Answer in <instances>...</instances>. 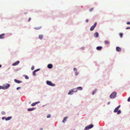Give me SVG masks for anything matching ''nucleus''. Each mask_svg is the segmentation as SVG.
I'll use <instances>...</instances> for the list:
<instances>
[{"label":"nucleus","instance_id":"nucleus-1","mask_svg":"<svg viewBox=\"0 0 130 130\" xmlns=\"http://www.w3.org/2000/svg\"><path fill=\"white\" fill-rule=\"evenodd\" d=\"M117 94L116 92L115 91L113 92L110 95V98L111 99L115 98L116 97Z\"/></svg>","mask_w":130,"mask_h":130},{"label":"nucleus","instance_id":"nucleus-2","mask_svg":"<svg viewBox=\"0 0 130 130\" xmlns=\"http://www.w3.org/2000/svg\"><path fill=\"white\" fill-rule=\"evenodd\" d=\"M77 91V89L76 88L72 89L71 90H70L69 92L68 93V94H72L74 92L75 93Z\"/></svg>","mask_w":130,"mask_h":130},{"label":"nucleus","instance_id":"nucleus-3","mask_svg":"<svg viewBox=\"0 0 130 130\" xmlns=\"http://www.w3.org/2000/svg\"><path fill=\"white\" fill-rule=\"evenodd\" d=\"M10 86V85L8 83L6 84V86H0V89H6L8 88Z\"/></svg>","mask_w":130,"mask_h":130},{"label":"nucleus","instance_id":"nucleus-4","mask_svg":"<svg viewBox=\"0 0 130 130\" xmlns=\"http://www.w3.org/2000/svg\"><path fill=\"white\" fill-rule=\"evenodd\" d=\"M93 126V125L92 124H91L88 126H86L85 128V130H88L90 129Z\"/></svg>","mask_w":130,"mask_h":130},{"label":"nucleus","instance_id":"nucleus-5","mask_svg":"<svg viewBox=\"0 0 130 130\" xmlns=\"http://www.w3.org/2000/svg\"><path fill=\"white\" fill-rule=\"evenodd\" d=\"M46 84L49 85L53 86H55L54 84L52 83V82L50 81H46Z\"/></svg>","mask_w":130,"mask_h":130},{"label":"nucleus","instance_id":"nucleus-6","mask_svg":"<svg viewBox=\"0 0 130 130\" xmlns=\"http://www.w3.org/2000/svg\"><path fill=\"white\" fill-rule=\"evenodd\" d=\"M96 24L97 23L96 22H95L94 23V25L93 26H92L90 28V31H92L94 29L95 27L96 26Z\"/></svg>","mask_w":130,"mask_h":130},{"label":"nucleus","instance_id":"nucleus-7","mask_svg":"<svg viewBox=\"0 0 130 130\" xmlns=\"http://www.w3.org/2000/svg\"><path fill=\"white\" fill-rule=\"evenodd\" d=\"M120 107V105H119L114 110V112H117V111L118 110L119 108Z\"/></svg>","mask_w":130,"mask_h":130},{"label":"nucleus","instance_id":"nucleus-8","mask_svg":"<svg viewBox=\"0 0 130 130\" xmlns=\"http://www.w3.org/2000/svg\"><path fill=\"white\" fill-rule=\"evenodd\" d=\"M116 50L118 52H120L121 51V48L119 47H116Z\"/></svg>","mask_w":130,"mask_h":130},{"label":"nucleus","instance_id":"nucleus-9","mask_svg":"<svg viewBox=\"0 0 130 130\" xmlns=\"http://www.w3.org/2000/svg\"><path fill=\"white\" fill-rule=\"evenodd\" d=\"M19 61H17V62L13 63L12 64V65L13 66H15L18 65L19 63Z\"/></svg>","mask_w":130,"mask_h":130},{"label":"nucleus","instance_id":"nucleus-10","mask_svg":"<svg viewBox=\"0 0 130 130\" xmlns=\"http://www.w3.org/2000/svg\"><path fill=\"white\" fill-rule=\"evenodd\" d=\"M39 70H40L39 69H38L34 71L33 72V75L34 76H36V72L37 71H39Z\"/></svg>","mask_w":130,"mask_h":130},{"label":"nucleus","instance_id":"nucleus-11","mask_svg":"<svg viewBox=\"0 0 130 130\" xmlns=\"http://www.w3.org/2000/svg\"><path fill=\"white\" fill-rule=\"evenodd\" d=\"M99 34L97 32H95L94 34V36L95 38H97L99 36Z\"/></svg>","mask_w":130,"mask_h":130},{"label":"nucleus","instance_id":"nucleus-12","mask_svg":"<svg viewBox=\"0 0 130 130\" xmlns=\"http://www.w3.org/2000/svg\"><path fill=\"white\" fill-rule=\"evenodd\" d=\"M14 81L15 83L18 84L21 83L22 82L21 81L18 80L17 79H15L14 80Z\"/></svg>","mask_w":130,"mask_h":130},{"label":"nucleus","instance_id":"nucleus-13","mask_svg":"<svg viewBox=\"0 0 130 130\" xmlns=\"http://www.w3.org/2000/svg\"><path fill=\"white\" fill-rule=\"evenodd\" d=\"M40 102H36L35 103H34L32 104L31 105L32 106H35L36 104H38V103H39Z\"/></svg>","mask_w":130,"mask_h":130},{"label":"nucleus","instance_id":"nucleus-14","mask_svg":"<svg viewBox=\"0 0 130 130\" xmlns=\"http://www.w3.org/2000/svg\"><path fill=\"white\" fill-rule=\"evenodd\" d=\"M47 67L49 69H51L53 67L52 65V64H49L48 65Z\"/></svg>","mask_w":130,"mask_h":130},{"label":"nucleus","instance_id":"nucleus-15","mask_svg":"<svg viewBox=\"0 0 130 130\" xmlns=\"http://www.w3.org/2000/svg\"><path fill=\"white\" fill-rule=\"evenodd\" d=\"M5 36L4 34H3L1 35H0V38L3 39L4 38V36Z\"/></svg>","mask_w":130,"mask_h":130},{"label":"nucleus","instance_id":"nucleus-16","mask_svg":"<svg viewBox=\"0 0 130 130\" xmlns=\"http://www.w3.org/2000/svg\"><path fill=\"white\" fill-rule=\"evenodd\" d=\"M76 88L77 89V90H82V87H78Z\"/></svg>","mask_w":130,"mask_h":130},{"label":"nucleus","instance_id":"nucleus-17","mask_svg":"<svg viewBox=\"0 0 130 130\" xmlns=\"http://www.w3.org/2000/svg\"><path fill=\"white\" fill-rule=\"evenodd\" d=\"M43 37V35H39V38L40 39H42Z\"/></svg>","mask_w":130,"mask_h":130},{"label":"nucleus","instance_id":"nucleus-18","mask_svg":"<svg viewBox=\"0 0 130 130\" xmlns=\"http://www.w3.org/2000/svg\"><path fill=\"white\" fill-rule=\"evenodd\" d=\"M12 118V117H8L7 118L6 117V120L7 121L10 120Z\"/></svg>","mask_w":130,"mask_h":130},{"label":"nucleus","instance_id":"nucleus-19","mask_svg":"<svg viewBox=\"0 0 130 130\" xmlns=\"http://www.w3.org/2000/svg\"><path fill=\"white\" fill-rule=\"evenodd\" d=\"M102 48V47L101 46H99L97 47L96 48L97 50H101V49Z\"/></svg>","mask_w":130,"mask_h":130},{"label":"nucleus","instance_id":"nucleus-20","mask_svg":"<svg viewBox=\"0 0 130 130\" xmlns=\"http://www.w3.org/2000/svg\"><path fill=\"white\" fill-rule=\"evenodd\" d=\"M34 108H29L28 109V111H30L34 110L35 109Z\"/></svg>","mask_w":130,"mask_h":130},{"label":"nucleus","instance_id":"nucleus-21","mask_svg":"<svg viewBox=\"0 0 130 130\" xmlns=\"http://www.w3.org/2000/svg\"><path fill=\"white\" fill-rule=\"evenodd\" d=\"M97 90V89H95L93 91V92H92V95H93L96 92Z\"/></svg>","mask_w":130,"mask_h":130},{"label":"nucleus","instance_id":"nucleus-22","mask_svg":"<svg viewBox=\"0 0 130 130\" xmlns=\"http://www.w3.org/2000/svg\"><path fill=\"white\" fill-rule=\"evenodd\" d=\"M67 118V117H64L63 120L62 121V122L63 123H64L66 121Z\"/></svg>","mask_w":130,"mask_h":130},{"label":"nucleus","instance_id":"nucleus-23","mask_svg":"<svg viewBox=\"0 0 130 130\" xmlns=\"http://www.w3.org/2000/svg\"><path fill=\"white\" fill-rule=\"evenodd\" d=\"M41 26H39L37 27H36L34 28L36 29H41Z\"/></svg>","mask_w":130,"mask_h":130},{"label":"nucleus","instance_id":"nucleus-24","mask_svg":"<svg viewBox=\"0 0 130 130\" xmlns=\"http://www.w3.org/2000/svg\"><path fill=\"white\" fill-rule=\"evenodd\" d=\"M104 43L105 44H109V41H107V40H105L104 41Z\"/></svg>","mask_w":130,"mask_h":130},{"label":"nucleus","instance_id":"nucleus-25","mask_svg":"<svg viewBox=\"0 0 130 130\" xmlns=\"http://www.w3.org/2000/svg\"><path fill=\"white\" fill-rule=\"evenodd\" d=\"M117 114H120L121 113V111L120 110H119L118 111H117Z\"/></svg>","mask_w":130,"mask_h":130},{"label":"nucleus","instance_id":"nucleus-26","mask_svg":"<svg viewBox=\"0 0 130 130\" xmlns=\"http://www.w3.org/2000/svg\"><path fill=\"white\" fill-rule=\"evenodd\" d=\"M24 76L25 77V78L26 79H28L29 78V77L26 75H25Z\"/></svg>","mask_w":130,"mask_h":130},{"label":"nucleus","instance_id":"nucleus-27","mask_svg":"<svg viewBox=\"0 0 130 130\" xmlns=\"http://www.w3.org/2000/svg\"><path fill=\"white\" fill-rule=\"evenodd\" d=\"M78 73L77 71L75 73V75H77L78 74Z\"/></svg>","mask_w":130,"mask_h":130},{"label":"nucleus","instance_id":"nucleus-28","mask_svg":"<svg viewBox=\"0 0 130 130\" xmlns=\"http://www.w3.org/2000/svg\"><path fill=\"white\" fill-rule=\"evenodd\" d=\"M119 35L120 37L122 38L123 36V34L122 33H120L119 34Z\"/></svg>","mask_w":130,"mask_h":130},{"label":"nucleus","instance_id":"nucleus-29","mask_svg":"<svg viewBox=\"0 0 130 130\" xmlns=\"http://www.w3.org/2000/svg\"><path fill=\"white\" fill-rule=\"evenodd\" d=\"M51 117V115L50 114H48L47 115V118H50V117Z\"/></svg>","mask_w":130,"mask_h":130},{"label":"nucleus","instance_id":"nucleus-30","mask_svg":"<svg viewBox=\"0 0 130 130\" xmlns=\"http://www.w3.org/2000/svg\"><path fill=\"white\" fill-rule=\"evenodd\" d=\"M93 8H91V9H90V11H92L93 10Z\"/></svg>","mask_w":130,"mask_h":130},{"label":"nucleus","instance_id":"nucleus-31","mask_svg":"<svg viewBox=\"0 0 130 130\" xmlns=\"http://www.w3.org/2000/svg\"><path fill=\"white\" fill-rule=\"evenodd\" d=\"M34 66H33L31 68V69L32 70H33L34 69Z\"/></svg>","mask_w":130,"mask_h":130},{"label":"nucleus","instance_id":"nucleus-32","mask_svg":"<svg viewBox=\"0 0 130 130\" xmlns=\"http://www.w3.org/2000/svg\"><path fill=\"white\" fill-rule=\"evenodd\" d=\"M127 101L128 102H130V97H129L128 99H127Z\"/></svg>","mask_w":130,"mask_h":130},{"label":"nucleus","instance_id":"nucleus-33","mask_svg":"<svg viewBox=\"0 0 130 130\" xmlns=\"http://www.w3.org/2000/svg\"><path fill=\"white\" fill-rule=\"evenodd\" d=\"M6 117H3L2 118V119L3 120H4V119H5L6 120Z\"/></svg>","mask_w":130,"mask_h":130},{"label":"nucleus","instance_id":"nucleus-34","mask_svg":"<svg viewBox=\"0 0 130 130\" xmlns=\"http://www.w3.org/2000/svg\"><path fill=\"white\" fill-rule=\"evenodd\" d=\"M126 29H130V27H127L126 28Z\"/></svg>","mask_w":130,"mask_h":130},{"label":"nucleus","instance_id":"nucleus-35","mask_svg":"<svg viewBox=\"0 0 130 130\" xmlns=\"http://www.w3.org/2000/svg\"><path fill=\"white\" fill-rule=\"evenodd\" d=\"M127 24H128V25H129V24L130 25V22H127Z\"/></svg>","mask_w":130,"mask_h":130},{"label":"nucleus","instance_id":"nucleus-36","mask_svg":"<svg viewBox=\"0 0 130 130\" xmlns=\"http://www.w3.org/2000/svg\"><path fill=\"white\" fill-rule=\"evenodd\" d=\"M73 70L74 71H77V69L75 68H74Z\"/></svg>","mask_w":130,"mask_h":130},{"label":"nucleus","instance_id":"nucleus-37","mask_svg":"<svg viewBox=\"0 0 130 130\" xmlns=\"http://www.w3.org/2000/svg\"><path fill=\"white\" fill-rule=\"evenodd\" d=\"M21 88L20 87H18L17 88V90H19V89H20V88Z\"/></svg>","mask_w":130,"mask_h":130},{"label":"nucleus","instance_id":"nucleus-38","mask_svg":"<svg viewBox=\"0 0 130 130\" xmlns=\"http://www.w3.org/2000/svg\"><path fill=\"white\" fill-rule=\"evenodd\" d=\"M31 18H29V19H28V21H30V20H31Z\"/></svg>","mask_w":130,"mask_h":130},{"label":"nucleus","instance_id":"nucleus-39","mask_svg":"<svg viewBox=\"0 0 130 130\" xmlns=\"http://www.w3.org/2000/svg\"><path fill=\"white\" fill-rule=\"evenodd\" d=\"M88 19H87L86 21V22H87V23L88 22Z\"/></svg>","mask_w":130,"mask_h":130},{"label":"nucleus","instance_id":"nucleus-40","mask_svg":"<svg viewBox=\"0 0 130 130\" xmlns=\"http://www.w3.org/2000/svg\"><path fill=\"white\" fill-rule=\"evenodd\" d=\"M43 129V128H41L40 129V130H42Z\"/></svg>","mask_w":130,"mask_h":130},{"label":"nucleus","instance_id":"nucleus-41","mask_svg":"<svg viewBox=\"0 0 130 130\" xmlns=\"http://www.w3.org/2000/svg\"><path fill=\"white\" fill-rule=\"evenodd\" d=\"M2 67V65L1 64H0V68H1Z\"/></svg>","mask_w":130,"mask_h":130},{"label":"nucleus","instance_id":"nucleus-42","mask_svg":"<svg viewBox=\"0 0 130 130\" xmlns=\"http://www.w3.org/2000/svg\"><path fill=\"white\" fill-rule=\"evenodd\" d=\"M110 103V102H108V104H109Z\"/></svg>","mask_w":130,"mask_h":130}]
</instances>
